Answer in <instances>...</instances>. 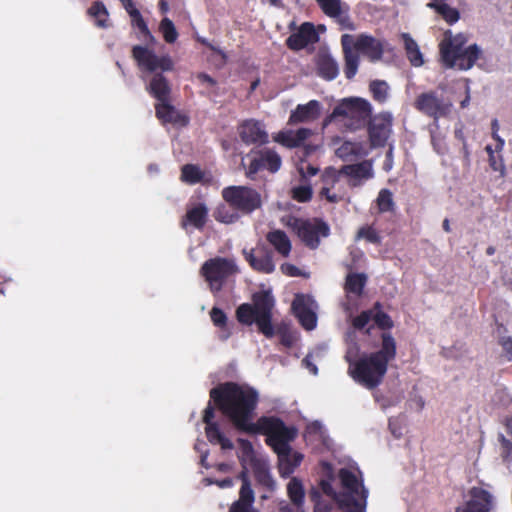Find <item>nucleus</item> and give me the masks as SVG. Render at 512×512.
Masks as SVG:
<instances>
[{"label": "nucleus", "mask_w": 512, "mask_h": 512, "mask_svg": "<svg viewBox=\"0 0 512 512\" xmlns=\"http://www.w3.org/2000/svg\"><path fill=\"white\" fill-rule=\"evenodd\" d=\"M210 396L238 429L249 433L262 432L267 436V443L278 455L281 477H289L296 470L303 455L289 446V442L295 437V431L275 418L262 417L257 423L251 422L258 401V392L255 389L226 383L213 388Z\"/></svg>", "instance_id": "f257e3e1"}, {"label": "nucleus", "mask_w": 512, "mask_h": 512, "mask_svg": "<svg viewBox=\"0 0 512 512\" xmlns=\"http://www.w3.org/2000/svg\"><path fill=\"white\" fill-rule=\"evenodd\" d=\"M396 345L394 339L384 333L382 347L379 351L363 354L357 361L349 365L348 373L359 384L367 389L378 386L386 372L388 363L395 358Z\"/></svg>", "instance_id": "f03ea898"}, {"label": "nucleus", "mask_w": 512, "mask_h": 512, "mask_svg": "<svg viewBox=\"0 0 512 512\" xmlns=\"http://www.w3.org/2000/svg\"><path fill=\"white\" fill-rule=\"evenodd\" d=\"M321 473L320 487L324 494L331 497L345 512H364L367 494L355 474L341 469L339 478L343 491L336 493L330 484V480L334 478L332 466L322 462Z\"/></svg>", "instance_id": "7ed1b4c3"}, {"label": "nucleus", "mask_w": 512, "mask_h": 512, "mask_svg": "<svg viewBox=\"0 0 512 512\" xmlns=\"http://www.w3.org/2000/svg\"><path fill=\"white\" fill-rule=\"evenodd\" d=\"M466 42L463 33L453 34L450 30L444 33L439 46L441 61L447 68L469 70L480 59V48L476 44L465 47Z\"/></svg>", "instance_id": "20e7f679"}, {"label": "nucleus", "mask_w": 512, "mask_h": 512, "mask_svg": "<svg viewBox=\"0 0 512 512\" xmlns=\"http://www.w3.org/2000/svg\"><path fill=\"white\" fill-rule=\"evenodd\" d=\"M239 458L243 465V472L241 473L242 486L240 489L239 500L235 502L230 512H254L252 509V503L254 502V492L251 488V484L247 478L246 471L249 466L263 458L253 448L252 444L244 439H239Z\"/></svg>", "instance_id": "39448f33"}, {"label": "nucleus", "mask_w": 512, "mask_h": 512, "mask_svg": "<svg viewBox=\"0 0 512 512\" xmlns=\"http://www.w3.org/2000/svg\"><path fill=\"white\" fill-rule=\"evenodd\" d=\"M308 247L317 248L321 238L329 235V226L320 219H299L290 217L285 223Z\"/></svg>", "instance_id": "423d86ee"}, {"label": "nucleus", "mask_w": 512, "mask_h": 512, "mask_svg": "<svg viewBox=\"0 0 512 512\" xmlns=\"http://www.w3.org/2000/svg\"><path fill=\"white\" fill-rule=\"evenodd\" d=\"M212 292H217L229 276L236 274L238 268L232 259L215 257L207 260L200 270Z\"/></svg>", "instance_id": "0eeeda50"}, {"label": "nucleus", "mask_w": 512, "mask_h": 512, "mask_svg": "<svg viewBox=\"0 0 512 512\" xmlns=\"http://www.w3.org/2000/svg\"><path fill=\"white\" fill-rule=\"evenodd\" d=\"M370 115V105L361 98L343 99L334 109L333 113L325 120L324 126L334 118L343 117L353 123L349 127L354 128L356 123L365 121Z\"/></svg>", "instance_id": "6e6552de"}, {"label": "nucleus", "mask_w": 512, "mask_h": 512, "mask_svg": "<svg viewBox=\"0 0 512 512\" xmlns=\"http://www.w3.org/2000/svg\"><path fill=\"white\" fill-rule=\"evenodd\" d=\"M224 200L233 208L249 213L257 209L260 204V195L244 186H230L222 191Z\"/></svg>", "instance_id": "1a4fd4ad"}, {"label": "nucleus", "mask_w": 512, "mask_h": 512, "mask_svg": "<svg viewBox=\"0 0 512 512\" xmlns=\"http://www.w3.org/2000/svg\"><path fill=\"white\" fill-rule=\"evenodd\" d=\"M132 56L137 61L139 67L149 72L156 70L170 71L174 63L167 54L157 55L148 45H136L132 49Z\"/></svg>", "instance_id": "9d476101"}, {"label": "nucleus", "mask_w": 512, "mask_h": 512, "mask_svg": "<svg viewBox=\"0 0 512 512\" xmlns=\"http://www.w3.org/2000/svg\"><path fill=\"white\" fill-rule=\"evenodd\" d=\"M252 307L256 313V324L259 330L266 337H272L274 335V328L271 325L270 318L274 307V299L270 292L261 291L255 293Z\"/></svg>", "instance_id": "9b49d317"}, {"label": "nucleus", "mask_w": 512, "mask_h": 512, "mask_svg": "<svg viewBox=\"0 0 512 512\" xmlns=\"http://www.w3.org/2000/svg\"><path fill=\"white\" fill-rule=\"evenodd\" d=\"M292 309L305 329L313 330L316 327L318 305L311 296L297 295L292 303Z\"/></svg>", "instance_id": "f8f14e48"}, {"label": "nucleus", "mask_w": 512, "mask_h": 512, "mask_svg": "<svg viewBox=\"0 0 512 512\" xmlns=\"http://www.w3.org/2000/svg\"><path fill=\"white\" fill-rule=\"evenodd\" d=\"M286 492L289 503H281L280 512H305V489L302 481L292 477L286 485Z\"/></svg>", "instance_id": "ddd939ff"}, {"label": "nucleus", "mask_w": 512, "mask_h": 512, "mask_svg": "<svg viewBox=\"0 0 512 512\" xmlns=\"http://www.w3.org/2000/svg\"><path fill=\"white\" fill-rule=\"evenodd\" d=\"M391 123L392 116L389 113H382L373 119L369 130L371 146H382L386 142L391 131Z\"/></svg>", "instance_id": "4468645a"}, {"label": "nucleus", "mask_w": 512, "mask_h": 512, "mask_svg": "<svg viewBox=\"0 0 512 512\" xmlns=\"http://www.w3.org/2000/svg\"><path fill=\"white\" fill-rule=\"evenodd\" d=\"M493 507L492 495L480 488L471 490V500L456 512H488Z\"/></svg>", "instance_id": "2eb2a0df"}, {"label": "nucleus", "mask_w": 512, "mask_h": 512, "mask_svg": "<svg viewBox=\"0 0 512 512\" xmlns=\"http://www.w3.org/2000/svg\"><path fill=\"white\" fill-rule=\"evenodd\" d=\"M332 146L335 155L344 161H349L352 160L353 157L368 154V150L363 144L342 140L338 137L332 140Z\"/></svg>", "instance_id": "dca6fc26"}, {"label": "nucleus", "mask_w": 512, "mask_h": 512, "mask_svg": "<svg viewBox=\"0 0 512 512\" xmlns=\"http://www.w3.org/2000/svg\"><path fill=\"white\" fill-rule=\"evenodd\" d=\"M239 135L243 142L250 144H263L267 142L268 134L257 121L247 120L239 126Z\"/></svg>", "instance_id": "f3484780"}, {"label": "nucleus", "mask_w": 512, "mask_h": 512, "mask_svg": "<svg viewBox=\"0 0 512 512\" xmlns=\"http://www.w3.org/2000/svg\"><path fill=\"white\" fill-rule=\"evenodd\" d=\"M417 108L433 117L445 115L451 106L450 103H444L433 93H424L417 100Z\"/></svg>", "instance_id": "a211bd4d"}, {"label": "nucleus", "mask_w": 512, "mask_h": 512, "mask_svg": "<svg viewBox=\"0 0 512 512\" xmlns=\"http://www.w3.org/2000/svg\"><path fill=\"white\" fill-rule=\"evenodd\" d=\"M366 283V276L364 274H349L346 278L345 290L347 293V302L343 304L344 310L348 316H351L355 304L352 298L361 295L364 285Z\"/></svg>", "instance_id": "6ab92c4d"}, {"label": "nucleus", "mask_w": 512, "mask_h": 512, "mask_svg": "<svg viewBox=\"0 0 512 512\" xmlns=\"http://www.w3.org/2000/svg\"><path fill=\"white\" fill-rule=\"evenodd\" d=\"M342 173L350 178L352 186H358L362 181L373 176L372 163L371 161H363L358 164L345 165L342 167Z\"/></svg>", "instance_id": "aec40b11"}, {"label": "nucleus", "mask_w": 512, "mask_h": 512, "mask_svg": "<svg viewBox=\"0 0 512 512\" xmlns=\"http://www.w3.org/2000/svg\"><path fill=\"white\" fill-rule=\"evenodd\" d=\"M321 105L318 101L312 100L305 105H298L289 118V123L297 124L310 122L318 118Z\"/></svg>", "instance_id": "412c9836"}, {"label": "nucleus", "mask_w": 512, "mask_h": 512, "mask_svg": "<svg viewBox=\"0 0 512 512\" xmlns=\"http://www.w3.org/2000/svg\"><path fill=\"white\" fill-rule=\"evenodd\" d=\"M356 40L357 39H354L353 36L348 34H344L341 39L343 51L345 54V74L347 78H352L356 74L358 68V55L355 51L352 50V47L355 48Z\"/></svg>", "instance_id": "4be33fe9"}, {"label": "nucleus", "mask_w": 512, "mask_h": 512, "mask_svg": "<svg viewBox=\"0 0 512 512\" xmlns=\"http://www.w3.org/2000/svg\"><path fill=\"white\" fill-rule=\"evenodd\" d=\"M355 49L356 53H362L368 56L372 61L380 59L382 55L381 43L377 39L367 35L358 36L355 43Z\"/></svg>", "instance_id": "5701e85b"}, {"label": "nucleus", "mask_w": 512, "mask_h": 512, "mask_svg": "<svg viewBox=\"0 0 512 512\" xmlns=\"http://www.w3.org/2000/svg\"><path fill=\"white\" fill-rule=\"evenodd\" d=\"M314 27L310 23H303L301 27L293 33L288 39L287 44L291 49L299 50L304 48L314 39Z\"/></svg>", "instance_id": "b1692460"}, {"label": "nucleus", "mask_w": 512, "mask_h": 512, "mask_svg": "<svg viewBox=\"0 0 512 512\" xmlns=\"http://www.w3.org/2000/svg\"><path fill=\"white\" fill-rule=\"evenodd\" d=\"M246 260L250 263V265L260 272L271 273L275 269V264L273 263V254L272 252H262L258 255H254L252 251L247 252L244 251Z\"/></svg>", "instance_id": "393cba45"}, {"label": "nucleus", "mask_w": 512, "mask_h": 512, "mask_svg": "<svg viewBox=\"0 0 512 512\" xmlns=\"http://www.w3.org/2000/svg\"><path fill=\"white\" fill-rule=\"evenodd\" d=\"M156 114L163 122H171L179 126H184L187 123L186 116L180 114L166 101L156 105Z\"/></svg>", "instance_id": "a878e982"}, {"label": "nucleus", "mask_w": 512, "mask_h": 512, "mask_svg": "<svg viewBox=\"0 0 512 512\" xmlns=\"http://www.w3.org/2000/svg\"><path fill=\"white\" fill-rule=\"evenodd\" d=\"M318 72L327 79L332 80L338 75L339 69L335 60L327 53H322L318 57Z\"/></svg>", "instance_id": "bb28decb"}, {"label": "nucleus", "mask_w": 512, "mask_h": 512, "mask_svg": "<svg viewBox=\"0 0 512 512\" xmlns=\"http://www.w3.org/2000/svg\"><path fill=\"white\" fill-rule=\"evenodd\" d=\"M249 468L252 469L255 478L260 484L269 488L273 487L274 480L270 474L268 463L265 457L261 458L260 460L249 466Z\"/></svg>", "instance_id": "cd10ccee"}, {"label": "nucleus", "mask_w": 512, "mask_h": 512, "mask_svg": "<svg viewBox=\"0 0 512 512\" xmlns=\"http://www.w3.org/2000/svg\"><path fill=\"white\" fill-rule=\"evenodd\" d=\"M267 240L283 256H288L291 250V242L281 230H274L267 235Z\"/></svg>", "instance_id": "c85d7f7f"}, {"label": "nucleus", "mask_w": 512, "mask_h": 512, "mask_svg": "<svg viewBox=\"0 0 512 512\" xmlns=\"http://www.w3.org/2000/svg\"><path fill=\"white\" fill-rule=\"evenodd\" d=\"M149 91L154 95L159 103L166 101L169 93V86L165 77L161 74H156L150 82Z\"/></svg>", "instance_id": "c756f323"}, {"label": "nucleus", "mask_w": 512, "mask_h": 512, "mask_svg": "<svg viewBox=\"0 0 512 512\" xmlns=\"http://www.w3.org/2000/svg\"><path fill=\"white\" fill-rule=\"evenodd\" d=\"M427 6L435 9L436 12L449 24L455 23L459 19V12L443 2L431 1Z\"/></svg>", "instance_id": "7c9ffc66"}, {"label": "nucleus", "mask_w": 512, "mask_h": 512, "mask_svg": "<svg viewBox=\"0 0 512 512\" xmlns=\"http://www.w3.org/2000/svg\"><path fill=\"white\" fill-rule=\"evenodd\" d=\"M89 15L95 20L96 26L106 28L109 26V14L103 3L97 1L89 9Z\"/></svg>", "instance_id": "2f4dec72"}, {"label": "nucleus", "mask_w": 512, "mask_h": 512, "mask_svg": "<svg viewBox=\"0 0 512 512\" xmlns=\"http://www.w3.org/2000/svg\"><path fill=\"white\" fill-rule=\"evenodd\" d=\"M205 430L206 435L211 442L220 444L222 449H232V442L224 437L216 423L206 425Z\"/></svg>", "instance_id": "473e14b6"}, {"label": "nucleus", "mask_w": 512, "mask_h": 512, "mask_svg": "<svg viewBox=\"0 0 512 512\" xmlns=\"http://www.w3.org/2000/svg\"><path fill=\"white\" fill-rule=\"evenodd\" d=\"M208 209L203 204H198L187 212V222L200 228L204 225Z\"/></svg>", "instance_id": "72a5a7b5"}, {"label": "nucleus", "mask_w": 512, "mask_h": 512, "mask_svg": "<svg viewBox=\"0 0 512 512\" xmlns=\"http://www.w3.org/2000/svg\"><path fill=\"white\" fill-rule=\"evenodd\" d=\"M324 355H325V349L322 347H318L305 357V359L303 360V364L313 375H316L317 374L316 364L321 361V359L324 357Z\"/></svg>", "instance_id": "f704fd0d"}, {"label": "nucleus", "mask_w": 512, "mask_h": 512, "mask_svg": "<svg viewBox=\"0 0 512 512\" xmlns=\"http://www.w3.org/2000/svg\"><path fill=\"white\" fill-rule=\"evenodd\" d=\"M321 9L330 17H340L343 5L340 0H317Z\"/></svg>", "instance_id": "c9c22d12"}, {"label": "nucleus", "mask_w": 512, "mask_h": 512, "mask_svg": "<svg viewBox=\"0 0 512 512\" xmlns=\"http://www.w3.org/2000/svg\"><path fill=\"white\" fill-rule=\"evenodd\" d=\"M261 161L263 162V167H266L271 172L278 171L281 166L280 156L271 150H265L261 153Z\"/></svg>", "instance_id": "e433bc0d"}, {"label": "nucleus", "mask_w": 512, "mask_h": 512, "mask_svg": "<svg viewBox=\"0 0 512 512\" xmlns=\"http://www.w3.org/2000/svg\"><path fill=\"white\" fill-rule=\"evenodd\" d=\"M159 30L163 35V38L168 43H173L178 37V32L175 25L169 18H164L159 25Z\"/></svg>", "instance_id": "4c0bfd02"}, {"label": "nucleus", "mask_w": 512, "mask_h": 512, "mask_svg": "<svg viewBox=\"0 0 512 512\" xmlns=\"http://www.w3.org/2000/svg\"><path fill=\"white\" fill-rule=\"evenodd\" d=\"M237 318L238 320L247 325H251L252 323H256V313L250 304H242L237 309Z\"/></svg>", "instance_id": "58836bf2"}, {"label": "nucleus", "mask_w": 512, "mask_h": 512, "mask_svg": "<svg viewBox=\"0 0 512 512\" xmlns=\"http://www.w3.org/2000/svg\"><path fill=\"white\" fill-rule=\"evenodd\" d=\"M376 204L380 212L392 210L394 206L392 193L387 189H382L378 194Z\"/></svg>", "instance_id": "ea45409f"}, {"label": "nucleus", "mask_w": 512, "mask_h": 512, "mask_svg": "<svg viewBox=\"0 0 512 512\" xmlns=\"http://www.w3.org/2000/svg\"><path fill=\"white\" fill-rule=\"evenodd\" d=\"M374 98L379 102H383L388 96V85L384 81H375L370 86Z\"/></svg>", "instance_id": "a19ab883"}, {"label": "nucleus", "mask_w": 512, "mask_h": 512, "mask_svg": "<svg viewBox=\"0 0 512 512\" xmlns=\"http://www.w3.org/2000/svg\"><path fill=\"white\" fill-rule=\"evenodd\" d=\"M341 174H343L342 169L338 171L333 167L326 168L322 174V181L324 183L323 187L332 188L338 181Z\"/></svg>", "instance_id": "79ce46f5"}, {"label": "nucleus", "mask_w": 512, "mask_h": 512, "mask_svg": "<svg viewBox=\"0 0 512 512\" xmlns=\"http://www.w3.org/2000/svg\"><path fill=\"white\" fill-rule=\"evenodd\" d=\"M182 179L189 183L197 182L201 179V171L197 166L185 165L182 168Z\"/></svg>", "instance_id": "37998d69"}, {"label": "nucleus", "mask_w": 512, "mask_h": 512, "mask_svg": "<svg viewBox=\"0 0 512 512\" xmlns=\"http://www.w3.org/2000/svg\"><path fill=\"white\" fill-rule=\"evenodd\" d=\"M357 239H365L370 243H379L380 237L377 232L370 226L361 227L356 235Z\"/></svg>", "instance_id": "c03bdc74"}, {"label": "nucleus", "mask_w": 512, "mask_h": 512, "mask_svg": "<svg viewBox=\"0 0 512 512\" xmlns=\"http://www.w3.org/2000/svg\"><path fill=\"white\" fill-rule=\"evenodd\" d=\"M274 140L289 148L297 147L296 137L293 131L279 132L274 136Z\"/></svg>", "instance_id": "a18cd8bd"}, {"label": "nucleus", "mask_w": 512, "mask_h": 512, "mask_svg": "<svg viewBox=\"0 0 512 512\" xmlns=\"http://www.w3.org/2000/svg\"><path fill=\"white\" fill-rule=\"evenodd\" d=\"M312 189L309 185H301L292 189V197L299 202H306L311 198Z\"/></svg>", "instance_id": "49530a36"}, {"label": "nucleus", "mask_w": 512, "mask_h": 512, "mask_svg": "<svg viewBox=\"0 0 512 512\" xmlns=\"http://www.w3.org/2000/svg\"><path fill=\"white\" fill-rule=\"evenodd\" d=\"M215 218L222 223L231 224L238 219V215L228 211L226 207H220L215 212Z\"/></svg>", "instance_id": "de8ad7c7"}, {"label": "nucleus", "mask_w": 512, "mask_h": 512, "mask_svg": "<svg viewBox=\"0 0 512 512\" xmlns=\"http://www.w3.org/2000/svg\"><path fill=\"white\" fill-rule=\"evenodd\" d=\"M374 310L364 311L356 317L352 324L356 329L364 328L371 320H373Z\"/></svg>", "instance_id": "09e8293b"}, {"label": "nucleus", "mask_w": 512, "mask_h": 512, "mask_svg": "<svg viewBox=\"0 0 512 512\" xmlns=\"http://www.w3.org/2000/svg\"><path fill=\"white\" fill-rule=\"evenodd\" d=\"M297 170L302 178H307L308 176H314L318 172V168L311 165L310 163L301 160L298 164Z\"/></svg>", "instance_id": "8fccbe9b"}, {"label": "nucleus", "mask_w": 512, "mask_h": 512, "mask_svg": "<svg viewBox=\"0 0 512 512\" xmlns=\"http://www.w3.org/2000/svg\"><path fill=\"white\" fill-rule=\"evenodd\" d=\"M373 320L381 328H389L392 325L390 318L379 311L374 310Z\"/></svg>", "instance_id": "3c124183"}, {"label": "nucleus", "mask_w": 512, "mask_h": 512, "mask_svg": "<svg viewBox=\"0 0 512 512\" xmlns=\"http://www.w3.org/2000/svg\"><path fill=\"white\" fill-rule=\"evenodd\" d=\"M310 497L312 501L315 503V511L316 512H327L328 506L326 504H323L320 500V493L317 489H312L310 491Z\"/></svg>", "instance_id": "603ef678"}, {"label": "nucleus", "mask_w": 512, "mask_h": 512, "mask_svg": "<svg viewBox=\"0 0 512 512\" xmlns=\"http://www.w3.org/2000/svg\"><path fill=\"white\" fill-rule=\"evenodd\" d=\"M211 320L216 326L222 327L226 323V315L218 308H213L210 312Z\"/></svg>", "instance_id": "864d4df0"}, {"label": "nucleus", "mask_w": 512, "mask_h": 512, "mask_svg": "<svg viewBox=\"0 0 512 512\" xmlns=\"http://www.w3.org/2000/svg\"><path fill=\"white\" fill-rule=\"evenodd\" d=\"M130 17L132 18V22L141 30L146 31L147 25L144 22L140 12L137 9H131V12L129 13Z\"/></svg>", "instance_id": "5fc2aeb1"}, {"label": "nucleus", "mask_w": 512, "mask_h": 512, "mask_svg": "<svg viewBox=\"0 0 512 512\" xmlns=\"http://www.w3.org/2000/svg\"><path fill=\"white\" fill-rule=\"evenodd\" d=\"M407 56L411 64L415 67H419L424 63L419 47L416 50L410 52Z\"/></svg>", "instance_id": "6e6d98bb"}, {"label": "nucleus", "mask_w": 512, "mask_h": 512, "mask_svg": "<svg viewBox=\"0 0 512 512\" xmlns=\"http://www.w3.org/2000/svg\"><path fill=\"white\" fill-rule=\"evenodd\" d=\"M407 55L418 48L417 43L410 37L409 34L401 35Z\"/></svg>", "instance_id": "4d7b16f0"}, {"label": "nucleus", "mask_w": 512, "mask_h": 512, "mask_svg": "<svg viewBox=\"0 0 512 512\" xmlns=\"http://www.w3.org/2000/svg\"><path fill=\"white\" fill-rule=\"evenodd\" d=\"M294 133L296 137V146H299L312 134V131L307 128H301Z\"/></svg>", "instance_id": "13d9d810"}, {"label": "nucleus", "mask_w": 512, "mask_h": 512, "mask_svg": "<svg viewBox=\"0 0 512 512\" xmlns=\"http://www.w3.org/2000/svg\"><path fill=\"white\" fill-rule=\"evenodd\" d=\"M261 167H263V162L261 161V157L259 159H253L251 161L250 167L247 171V175L251 177L255 174Z\"/></svg>", "instance_id": "bf43d9fd"}, {"label": "nucleus", "mask_w": 512, "mask_h": 512, "mask_svg": "<svg viewBox=\"0 0 512 512\" xmlns=\"http://www.w3.org/2000/svg\"><path fill=\"white\" fill-rule=\"evenodd\" d=\"M214 408L209 404L204 410L203 421L206 425L213 424Z\"/></svg>", "instance_id": "052dcab7"}, {"label": "nucleus", "mask_w": 512, "mask_h": 512, "mask_svg": "<svg viewBox=\"0 0 512 512\" xmlns=\"http://www.w3.org/2000/svg\"><path fill=\"white\" fill-rule=\"evenodd\" d=\"M330 189L331 188L329 187H323L320 192V195L322 197H325L329 202H337L339 197L336 194H331Z\"/></svg>", "instance_id": "680f3d73"}, {"label": "nucleus", "mask_w": 512, "mask_h": 512, "mask_svg": "<svg viewBox=\"0 0 512 512\" xmlns=\"http://www.w3.org/2000/svg\"><path fill=\"white\" fill-rule=\"evenodd\" d=\"M309 433L319 434L322 436L323 434V427L320 422H313L308 426Z\"/></svg>", "instance_id": "e2e57ef3"}, {"label": "nucleus", "mask_w": 512, "mask_h": 512, "mask_svg": "<svg viewBox=\"0 0 512 512\" xmlns=\"http://www.w3.org/2000/svg\"><path fill=\"white\" fill-rule=\"evenodd\" d=\"M490 166L495 171H502L503 170V163L501 160H497L494 155H491L489 157Z\"/></svg>", "instance_id": "0e129e2a"}, {"label": "nucleus", "mask_w": 512, "mask_h": 512, "mask_svg": "<svg viewBox=\"0 0 512 512\" xmlns=\"http://www.w3.org/2000/svg\"><path fill=\"white\" fill-rule=\"evenodd\" d=\"M281 271L284 274H287L290 276H295V275H297L298 269L291 264H283V265H281Z\"/></svg>", "instance_id": "69168bd1"}, {"label": "nucleus", "mask_w": 512, "mask_h": 512, "mask_svg": "<svg viewBox=\"0 0 512 512\" xmlns=\"http://www.w3.org/2000/svg\"><path fill=\"white\" fill-rule=\"evenodd\" d=\"M198 79L203 83V84H207V85H215V80L212 79L209 75L205 74V73H199L197 75Z\"/></svg>", "instance_id": "338daca9"}, {"label": "nucleus", "mask_w": 512, "mask_h": 512, "mask_svg": "<svg viewBox=\"0 0 512 512\" xmlns=\"http://www.w3.org/2000/svg\"><path fill=\"white\" fill-rule=\"evenodd\" d=\"M391 155H392V151H391V149H390V150L388 151V153H387V158H386V160H385V162H384V166H383V168H384V170H385V171H389V170H391V169H392V159H391Z\"/></svg>", "instance_id": "774afa93"}]
</instances>
